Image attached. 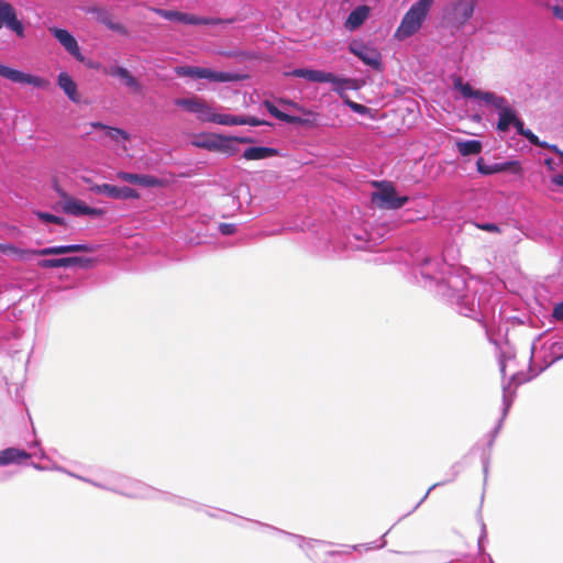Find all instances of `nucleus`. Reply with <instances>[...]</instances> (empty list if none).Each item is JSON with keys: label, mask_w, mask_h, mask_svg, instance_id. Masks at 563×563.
I'll use <instances>...</instances> for the list:
<instances>
[{"label": "nucleus", "mask_w": 563, "mask_h": 563, "mask_svg": "<svg viewBox=\"0 0 563 563\" xmlns=\"http://www.w3.org/2000/svg\"><path fill=\"white\" fill-rule=\"evenodd\" d=\"M412 273L419 285L455 307L460 314L475 320L481 316L483 298L478 294L486 285L470 277L466 269L422 253L412 257Z\"/></svg>", "instance_id": "nucleus-1"}, {"label": "nucleus", "mask_w": 563, "mask_h": 563, "mask_svg": "<svg viewBox=\"0 0 563 563\" xmlns=\"http://www.w3.org/2000/svg\"><path fill=\"white\" fill-rule=\"evenodd\" d=\"M77 479L88 483L97 488L120 494L130 498L157 499L174 504L176 506L200 509V505L190 499L162 492L141 481L131 478L120 473L106 472L100 479H92L85 476H77Z\"/></svg>", "instance_id": "nucleus-2"}, {"label": "nucleus", "mask_w": 563, "mask_h": 563, "mask_svg": "<svg viewBox=\"0 0 563 563\" xmlns=\"http://www.w3.org/2000/svg\"><path fill=\"white\" fill-rule=\"evenodd\" d=\"M433 2L434 0H418L413 2L402 16L395 32V37L402 41L415 35L426 21Z\"/></svg>", "instance_id": "nucleus-3"}, {"label": "nucleus", "mask_w": 563, "mask_h": 563, "mask_svg": "<svg viewBox=\"0 0 563 563\" xmlns=\"http://www.w3.org/2000/svg\"><path fill=\"white\" fill-rule=\"evenodd\" d=\"M287 75L291 77L303 78L311 82H330L333 85V91H335L340 97H343L345 89L352 88V79L341 78L332 73L319 69L295 68Z\"/></svg>", "instance_id": "nucleus-4"}, {"label": "nucleus", "mask_w": 563, "mask_h": 563, "mask_svg": "<svg viewBox=\"0 0 563 563\" xmlns=\"http://www.w3.org/2000/svg\"><path fill=\"white\" fill-rule=\"evenodd\" d=\"M175 74L179 77L207 79L212 82H234L241 80V76L236 73L221 71L211 68L188 65L177 66L175 68Z\"/></svg>", "instance_id": "nucleus-5"}, {"label": "nucleus", "mask_w": 563, "mask_h": 563, "mask_svg": "<svg viewBox=\"0 0 563 563\" xmlns=\"http://www.w3.org/2000/svg\"><path fill=\"white\" fill-rule=\"evenodd\" d=\"M377 190L373 194V201L386 210H398L404 207L410 198L398 195L396 188L389 181L376 183Z\"/></svg>", "instance_id": "nucleus-6"}, {"label": "nucleus", "mask_w": 563, "mask_h": 563, "mask_svg": "<svg viewBox=\"0 0 563 563\" xmlns=\"http://www.w3.org/2000/svg\"><path fill=\"white\" fill-rule=\"evenodd\" d=\"M174 103L185 111L196 114L197 119L201 122L218 124V120H220L221 117L210 104L198 97L177 98L174 100Z\"/></svg>", "instance_id": "nucleus-7"}, {"label": "nucleus", "mask_w": 563, "mask_h": 563, "mask_svg": "<svg viewBox=\"0 0 563 563\" xmlns=\"http://www.w3.org/2000/svg\"><path fill=\"white\" fill-rule=\"evenodd\" d=\"M157 13L166 20L176 21L188 25H220L232 24L234 19L206 18L175 10H157Z\"/></svg>", "instance_id": "nucleus-8"}, {"label": "nucleus", "mask_w": 563, "mask_h": 563, "mask_svg": "<svg viewBox=\"0 0 563 563\" xmlns=\"http://www.w3.org/2000/svg\"><path fill=\"white\" fill-rule=\"evenodd\" d=\"M512 383H515L516 385H520L521 383H523V380L519 377L518 373L512 374L510 379H509V382L507 384H503L501 417L498 420L496 427L488 434L489 440L487 442V446L489 449H492V446L494 445L495 439L498 435V433H499V431H500V429L503 427V422H504L505 418L507 417V415H508V412L510 410V407H511V405L514 402L515 391L510 390V385Z\"/></svg>", "instance_id": "nucleus-9"}, {"label": "nucleus", "mask_w": 563, "mask_h": 563, "mask_svg": "<svg viewBox=\"0 0 563 563\" xmlns=\"http://www.w3.org/2000/svg\"><path fill=\"white\" fill-rule=\"evenodd\" d=\"M487 106H492L498 110V121L496 124L497 131L503 133L509 131L510 126L514 125L518 118V113L515 108L509 104L508 100L505 97L495 93V99L490 100Z\"/></svg>", "instance_id": "nucleus-10"}, {"label": "nucleus", "mask_w": 563, "mask_h": 563, "mask_svg": "<svg viewBox=\"0 0 563 563\" xmlns=\"http://www.w3.org/2000/svg\"><path fill=\"white\" fill-rule=\"evenodd\" d=\"M349 51L374 70L383 69L382 55L377 49L365 45L363 42L353 41L349 45Z\"/></svg>", "instance_id": "nucleus-11"}, {"label": "nucleus", "mask_w": 563, "mask_h": 563, "mask_svg": "<svg viewBox=\"0 0 563 563\" xmlns=\"http://www.w3.org/2000/svg\"><path fill=\"white\" fill-rule=\"evenodd\" d=\"M90 191L95 194H102L117 200L140 198V194L134 188L128 186L118 187L111 184H96L90 187Z\"/></svg>", "instance_id": "nucleus-12"}, {"label": "nucleus", "mask_w": 563, "mask_h": 563, "mask_svg": "<svg viewBox=\"0 0 563 563\" xmlns=\"http://www.w3.org/2000/svg\"><path fill=\"white\" fill-rule=\"evenodd\" d=\"M289 104L296 108L298 111H300L302 115L288 114L286 123L297 124L308 129H316L323 125L321 123V115L319 113L310 109H306L292 101L289 102Z\"/></svg>", "instance_id": "nucleus-13"}, {"label": "nucleus", "mask_w": 563, "mask_h": 563, "mask_svg": "<svg viewBox=\"0 0 563 563\" xmlns=\"http://www.w3.org/2000/svg\"><path fill=\"white\" fill-rule=\"evenodd\" d=\"M0 76L11 80L12 82L32 85L37 88H43L45 86V80L42 77L25 74L3 64H0Z\"/></svg>", "instance_id": "nucleus-14"}, {"label": "nucleus", "mask_w": 563, "mask_h": 563, "mask_svg": "<svg viewBox=\"0 0 563 563\" xmlns=\"http://www.w3.org/2000/svg\"><path fill=\"white\" fill-rule=\"evenodd\" d=\"M476 169L481 175L484 176H490L494 174L505 172H512L514 174H519L521 172L520 164L517 161H506L503 163L486 164L483 157H479L476 161Z\"/></svg>", "instance_id": "nucleus-15"}, {"label": "nucleus", "mask_w": 563, "mask_h": 563, "mask_svg": "<svg viewBox=\"0 0 563 563\" xmlns=\"http://www.w3.org/2000/svg\"><path fill=\"white\" fill-rule=\"evenodd\" d=\"M3 24L18 36L24 35V25L18 19L14 8L9 2L0 0V29Z\"/></svg>", "instance_id": "nucleus-16"}, {"label": "nucleus", "mask_w": 563, "mask_h": 563, "mask_svg": "<svg viewBox=\"0 0 563 563\" xmlns=\"http://www.w3.org/2000/svg\"><path fill=\"white\" fill-rule=\"evenodd\" d=\"M256 525H258L260 527H263V528L272 531L273 533L290 538L291 540H294L296 542V544L301 550H303L307 553L308 556H311L310 551L312 550V548L316 544H322L323 543L320 540H317V539H306L302 536L290 533V532H287L285 530L279 529V528H276V527H273V526L260 522V521H256Z\"/></svg>", "instance_id": "nucleus-17"}, {"label": "nucleus", "mask_w": 563, "mask_h": 563, "mask_svg": "<svg viewBox=\"0 0 563 563\" xmlns=\"http://www.w3.org/2000/svg\"><path fill=\"white\" fill-rule=\"evenodd\" d=\"M475 10V1L459 0L453 4V23L457 29L463 27L473 16Z\"/></svg>", "instance_id": "nucleus-18"}, {"label": "nucleus", "mask_w": 563, "mask_h": 563, "mask_svg": "<svg viewBox=\"0 0 563 563\" xmlns=\"http://www.w3.org/2000/svg\"><path fill=\"white\" fill-rule=\"evenodd\" d=\"M454 88L459 90L464 98L478 99L486 104L495 99V92L474 89L468 82H463L460 77L454 79Z\"/></svg>", "instance_id": "nucleus-19"}, {"label": "nucleus", "mask_w": 563, "mask_h": 563, "mask_svg": "<svg viewBox=\"0 0 563 563\" xmlns=\"http://www.w3.org/2000/svg\"><path fill=\"white\" fill-rule=\"evenodd\" d=\"M49 31L70 55L80 58V48L75 36L69 31L60 27H51Z\"/></svg>", "instance_id": "nucleus-20"}, {"label": "nucleus", "mask_w": 563, "mask_h": 563, "mask_svg": "<svg viewBox=\"0 0 563 563\" xmlns=\"http://www.w3.org/2000/svg\"><path fill=\"white\" fill-rule=\"evenodd\" d=\"M279 155V151L271 146H250L246 147L242 154L246 161H261Z\"/></svg>", "instance_id": "nucleus-21"}, {"label": "nucleus", "mask_w": 563, "mask_h": 563, "mask_svg": "<svg viewBox=\"0 0 563 563\" xmlns=\"http://www.w3.org/2000/svg\"><path fill=\"white\" fill-rule=\"evenodd\" d=\"M368 15L369 8L367 5H357L350 12L345 21V27L350 31H354L361 27L368 18Z\"/></svg>", "instance_id": "nucleus-22"}, {"label": "nucleus", "mask_w": 563, "mask_h": 563, "mask_svg": "<svg viewBox=\"0 0 563 563\" xmlns=\"http://www.w3.org/2000/svg\"><path fill=\"white\" fill-rule=\"evenodd\" d=\"M109 75L111 77H117L122 80L124 86L128 88H131L133 91L139 92L141 91V85L137 81V79L125 68L122 66H112L109 69Z\"/></svg>", "instance_id": "nucleus-23"}, {"label": "nucleus", "mask_w": 563, "mask_h": 563, "mask_svg": "<svg viewBox=\"0 0 563 563\" xmlns=\"http://www.w3.org/2000/svg\"><path fill=\"white\" fill-rule=\"evenodd\" d=\"M234 142L241 144H250L253 143L254 140L250 136H222L219 151L220 153H224L228 156H233L239 152V147L234 144Z\"/></svg>", "instance_id": "nucleus-24"}, {"label": "nucleus", "mask_w": 563, "mask_h": 563, "mask_svg": "<svg viewBox=\"0 0 563 563\" xmlns=\"http://www.w3.org/2000/svg\"><path fill=\"white\" fill-rule=\"evenodd\" d=\"M57 84L59 88L65 92V95L69 98V100L74 102L78 101L77 85L67 73L62 71L58 74Z\"/></svg>", "instance_id": "nucleus-25"}, {"label": "nucleus", "mask_w": 563, "mask_h": 563, "mask_svg": "<svg viewBox=\"0 0 563 563\" xmlns=\"http://www.w3.org/2000/svg\"><path fill=\"white\" fill-rule=\"evenodd\" d=\"M455 145L462 156L478 155L483 150L479 140H459Z\"/></svg>", "instance_id": "nucleus-26"}, {"label": "nucleus", "mask_w": 563, "mask_h": 563, "mask_svg": "<svg viewBox=\"0 0 563 563\" xmlns=\"http://www.w3.org/2000/svg\"><path fill=\"white\" fill-rule=\"evenodd\" d=\"M86 203L76 198H68L65 200L63 211L67 214L80 217L85 214Z\"/></svg>", "instance_id": "nucleus-27"}, {"label": "nucleus", "mask_w": 563, "mask_h": 563, "mask_svg": "<svg viewBox=\"0 0 563 563\" xmlns=\"http://www.w3.org/2000/svg\"><path fill=\"white\" fill-rule=\"evenodd\" d=\"M222 136V134H212L202 140L195 141L194 145L199 148L218 152Z\"/></svg>", "instance_id": "nucleus-28"}, {"label": "nucleus", "mask_w": 563, "mask_h": 563, "mask_svg": "<svg viewBox=\"0 0 563 563\" xmlns=\"http://www.w3.org/2000/svg\"><path fill=\"white\" fill-rule=\"evenodd\" d=\"M37 266L41 268H68L73 267L71 257H60V258H43L37 262Z\"/></svg>", "instance_id": "nucleus-29"}, {"label": "nucleus", "mask_w": 563, "mask_h": 563, "mask_svg": "<svg viewBox=\"0 0 563 563\" xmlns=\"http://www.w3.org/2000/svg\"><path fill=\"white\" fill-rule=\"evenodd\" d=\"M460 472H461V465H460V463H455V464H453V465L451 466V468H450L451 478H449V479H446V481H443V482H439V483L433 484V485H432V486L427 490V493L424 494V496H423V497L418 501V504L413 507V509H412L409 514H411V512H413L416 509H418V507H419V506H420V505H421V504H422V503L428 498V496H429V494H430V492H431V490H433L435 487L442 486V485H444V484H446V483H450V482L454 481V479L457 477V475L460 474Z\"/></svg>", "instance_id": "nucleus-30"}, {"label": "nucleus", "mask_w": 563, "mask_h": 563, "mask_svg": "<svg viewBox=\"0 0 563 563\" xmlns=\"http://www.w3.org/2000/svg\"><path fill=\"white\" fill-rule=\"evenodd\" d=\"M64 254H68L67 244L36 249L37 256L64 255Z\"/></svg>", "instance_id": "nucleus-31"}, {"label": "nucleus", "mask_w": 563, "mask_h": 563, "mask_svg": "<svg viewBox=\"0 0 563 563\" xmlns=\"http://www.w3.org/2000/svg\"><path fill=\"white\" fill-rule=\"evenodd\" d=\"M549 353L552 357L551 364L563 358V336L550 343Z\"/></svg>", "instance_id": "nucleus-32"}, {"label": "nucleus", "mask_w": 563, "mask_h": 563, "mask_svg": "<svg viewBox=\"0 0 563 563\" xmlns=\"http://www.w3.org/2000/svg\"><path fill=\"white\" fill-rule=\"evenodd\" d=\"M104 135L114 142L129 140V133L125 130L110 125H107Z\"/></svg>", "instance_id": "nucleus-33"}, {"label": "nucleus", "mask_w": 563, "mask_h": 563, "mask_svg": "<svg viewBox=\"0 0 563 563\" xmlns=\"http://www.w3.org/2000/svg\"><path fill=\"white\" fill-rule=\"evenodd\" d=\"M218 124L227 126L245 125L244 114H221L220 120H218Z\"/></svg>", "instance_id": "nucleus-34"}, {"label": "nucleus", "mask_w": 563, "mask_h": 563, "mask_svg": "<svg viewBox=\"0 0 563 563\" xmlns=\"http://www.w3.org/2000/svg\"><path fill=\"white\" fill-rule=\"evenodd\" d=\"M99 20L111 31H115L119 33H124V31H125L124 26L119 22H114L108 12H102L99 15Z\"/></svg>", "instance_id": "nucleus-35"}, {"label": "nucleus", "mask_w": 563, "mask_h": 563, "mask_svg": "<svg viewBox=\"0 0 563 563\" xmlns=\"http://www.w3.org/2000/svg\"><path fill=\"white\" fill-rule=\"evenodd\" d=\"M34 214L38 220L45 223H54L57 225H64L65 219L45 211H35Z\"/></svg>", "instance_id": "nucleus-36"}, {"label": "nucleus", "mask_w": 563, "mask_h": 563, "mask_svg": "<svg viewBox=\"0 0 563 563\" xmlns=\"http://www.w3.org/2000/svg\"><path fill=\"white\" fill-rule=\"evenodd\" d=\"M136 185L143 187H159L162 186V180L153 175L139 174Z\"/></svg>", "instance_id": "nucleus-37"}, {"label": "nucleus", "mask_w": 563, "mask_h": 563, "mask_svg": "<svg viewBox=\"0 0 563 563\" xmlns=\"http://www.w3.org/2000/svg\"><path fill=\"white\" fill-rule=\"evenodd\" d=\"M13 256H15L16 260L27 262L32 257L37 256L36 255V249H20L14 245V251H12Z\"/></svg>", "instance_id": "nucleus-38"}, {"label": "nucleus", "mask_w": 563, "mask_h": 563, "mask_svg": "<svg viewBox=\"0 0 563 563\" xmlns=\"http://www.w3.org/2000/svg\"><path fill=\"white\" fill-rule=\"evenodd\" d=\"M264 107L266 108V110L268 111V113L274 117L275 119L282 121V122H285L286 123V120H287V117L289 113H286L282 110H279L272 101L269 100H265L264 101Z\"/></svg>", "instance_id": "nucleus-39"}, {"label": "nucleus", "mask_w": 563, "mask_h": 563, "mask_svg": "<svg viewBox=\"0 0 563 563\" xmlns=\"http://www.w3.org/2000/svg\"><path fill=\"white\" fill-rule=\"evenodd\" d=\"M71 257V265L73 266H79L81 268L88 269L93 266L96 263L95 258L91 257H85V256H70Z\"/></svg>", "instance_id": "nucleus-40"}, {"label": "nucleus", "mask_w": 563, "mask_h": 563, "mask_svg": "<svg viewBox=\"0 0 563 563\" xmlns=\"http://www.w3.org/2000/svg\"><path fill=\"white\" fill-rule=\"evenodd\" d=\"M96 245L90 243L67 244L68 254L76 252H95Z\"/></svg>", "instance_id": "nucleus-41"}, {"label": "nucleus", "mask_w": 563, "mask_h": 563, "mask_svg": "<svg viewBox=\"0 0 563 563\" xmlns=\"http://www.w3.org/2000/svg\"><path fill=\"white\" fill-rule=\"evenodd\" d=\"M344 102L354 113L365 115L369 112V108H367L366 106H364L362 103L355 102V101L349 99L347 97Z\"/></svg>", "instance_id": "nucleus-42"}, {"label": "nucleus", "mask_w": 563, "mask_h": 563, "mask_svg": "<svg viewBox=\"0 0 563 563\" xmlns=\"http://www.w3.org/2000/svg\"><path fill=\"white\" fill-rule=\"evenodd\" d=\"M244 120H245V125H251V126H262V125L272 126L273 125V123H271L264 119H258L253 115L244 114Z\"/></svg>", "instance_id": "nucleus-43"}, {"label": "nucleus", "mask_w": 563, "mask_h": 563, "mask_svg": "<svg viewBox=\"0 0 563 563\" xmlns=\"http://www.w3.org/2000/svg\"><path fill=\"white\" fill-rule=\"evenodd\" d=\"M551 320L556 322L563 321V301L556 302L553 306Z\"/></svg>", "instance_id": "nucleus-44"}, {"label": "nucleus", "mask_w": 563, "mask_h": 563, "mask_svg": "<svg viewBox=\"0 0 563 563\" xmlns=\"http://www.w3.org/2000/svg\"><path fill=\"white\" fill-rule=\"evenodd\" d=\"M218 230L222 235H232L236 232V224L234 223H219Z\"/></svg>", "instance_id": "nucleus-45"}, {"label": "nucleus", "mask_w": 563, "mask_h": 563, "mask_svg": "<svg viewBox=\"0 0 563 563\" xmlns=\"http://www.w3.org/2000/svg\"><path fill=\"white\" fill-rule=\"evenodd\" d=\"M521 136H525L529 143L533 144V145H544V146H549L547 143H541L539 137L529 129H526L522 133H521Z\"/></svg>", "instance_id": "nucleus-46"}, {"label": "nucleus", "mask_w": 563, "mask_h": 563, "mask_svg": "<svg viewBox=\"0 0 563 563\" xmlns=\"http://www.w3.org/2000/svg\"><path fill=\"white\" fill-rule=\"evenodd\" d=\"M521 136H525L529 143L533 144V145H544V146H549L547 143H541L539 137L529 129H526L522 133H521Z\"/></svg>", "instance_id": "nucleus-47"}, {"label": "nucleus", "mask_w": 563, "mask_h": 563, "mask_svg": "<svg viewBox=\"0 0 563 563\" xmlns=\"http://www.w3.org/2000/svg\"><path fill=\"white\" fill-rule=\"evenodd\" d=\"M521 136H525L529 143L533 144V145H544V146H549L547 143H541L539 137L529 129H526L522 133H521Z\"/></svg>", "instance_id": "nucleus-48"}, {"label": "nucleus", "mask_w": 563, "mask_h": 563, "mask_svg": "<svg viewBox=\"0 0 563 563\" xmlns=\"http://www.w3.org/2000/svg\"><path fill=\"white\" fill-rule=\"evenodd\" d=\"M137 175L139 174L129 173V172H119L117 174V177H118V179H120L122 181L130 183V184H136Z\"/></svg>", "instance_id": "nucleus-49"}, {"label": "nucleus", "mask_w": 563, "mask_h": 563, "mask_svg": "<svg viewBox=\"0 0 563 563\" xmlns=\"http://www.w3.org/2000/svg\"><path fill=\"white\" fill-rule=\"evenodd\" d=\"M103 214H104V210L103 209L95 208V207H90V206L86 205L85 214L84 216H90V217H93V218H99V217H102Z\"/></svg>", "instance_id": "nucleus-50"}, {"label": "nucleus", "mask_w": 563, "mask_h": 563, "mask_svg": "<svg viewBox=\"0 0 563 563\" xmlns=\"http://www.w3.org/2000/svg\"><path fill=\"white\" fill-rule=\"evenodd\" d=\"M476 227L487 232H499L498 225L492 222L477 223Z\"/></svg>", "instance_id": "nucleus-51"}, {"label": "nucleus", "mask_w": 563, "mask_h": 563, "mask_svg": "<svg viewBox=\"0 0 563 563\" xmlns=\"http://www.w3.org/2000/svg\"><path fill=\"white\" fill-rule=\"evenodd\" d=\"M486 538H487L486 526H485L484 522H482L481 534H479V538H478V550H479V552L484 551V542L486 541Z\"/></svg>", "instance_id": "nucleus-52"}, {"label": "nucleus", "mask_w": 563, "mask_h": 563, "mask_svg": "<svg viewBox=\"0 0 563 563\" xmlns=\"http://www.w3.org/2000/svg\"><path fill=\"white\" fill-rule=\"evenodd\" d=\"M14 251V244L12 243H0V253L4 255H11Z\"/></svg>", "instance_id": "nucleus-53"}, {"label": "nucleus", "mask_w": 563, "mask_h": 563, "mask_svg": "<svg viewBox=\"0 0 563 563\" xmlns=\"http://www.w3.org/2000/svg\"><path fill=\"white\" fill-rule=\"evenodd\" d=\"M516 129V132L521 135V133L526 130L525 122L518 117L512 125Z\"/></svg>", "instance_id": "nucleus-54"}, {"label": "nucleus", "mask_w": 563, "mask_h": 563, "mask_svg": "<svg viewBox=\"0 0 563 563\" xmlns=\"http://www.w3.org/2000/svg\"><path fill=\"white\" fill-rule=\"evenodd\" d=\"M482 463H483L484 481L486 482L487 475H488V467H489V456L483 455Z\"/></svg>", "instance_id": "nucleus-55"}, {"label": "nucleus", "mask_w": 563, "mask_h": 563, "mask_svg": "<svg viewBox=\"0 0 563 563\" xmlns=\"http://www.w3.org/2000/svg\"><path fill=\"white\" fill-rule=\"evenodd\" d=\"M550 180L553 185L561 187L563 186V174H554L550 177Z\"/></svg>", "instance_id": "nucleus-56"}, {"label": "nucleus", "mask_w": 563, "mask_h": 563, "mask_svg": "<svg viewBox=\"0 0 563 563\" xmlns=\"http://www.w3.org/2000/svg\"><path fill=\"white\" fill-rule=\"evenodd\" d=\"M552 12L554 14L555 18H558L559 20H562L563 21V7L561 5H554L552 8Z\"/></svg>", "instance_id": "nucleus-57"}, {"label": "nucleus", "mask_w": 563, "mask_h": 563, "mask_svg": "<svg viewBox=\"0 0 563 563\" xmlns=\"http://www.w3.org/2000/svg\"><path fill=\"white\" fill-rule=\"evenodd\" d=\"M90 126L95 130H103L104 131L107 128V124H104L100 121H93L90 123Z\"/></svg>", "instance_id": "nucleus-58"}, {"label": "nucleus", "mask_w": 563, "mask_h": 563, "mask_svg": "<svg viewBox=\"0 0 563 563\" xmlns=\"http://www.w3.org/2000/svg\"><path fill=\"white\" fill-rule=\"evenodd\" d=\"M499 367H500L501 375L505 377V375H506V364H505V356H504V354L500 355Z\"/></svg>", "instance_id": "nucleus-59"}, {"label": "nucleus", "mask_w": 563, "mask_h": 563, "mask_svg": "<svg viewBox=\"0 0 563 563\" xmlns=\"http://www.w3.org/2000/svg\"><path fill=\"white\" fill-rule=\"evenodd\" d=\"M545 165L549 167V169L553 170L555 166V162L553 158H545L544 161Z\"/></svg>", "instance_id": "nucleus-60"}, {"label": "nucleus", "mask_w": 563, "mask_h": 563, "mask_svg": "<svg viewBox=\"0 0 563 563\" xmlns=\"http://www.w3.org/2000/svg\"><path fill=\"white\" fill-rule=\"evenodd\" d=\"M551 150H553L561 158V162L563 163V152L558 148L556 145L549 146Z\"/></svg>", "instance_id": "nucleus-61"}, {"label": "nucleus", "mask_w": 563, "mask_h": 563, "mask_svg": "<svg viewBox=\"0 0 563 563\" xmlns=\"http://www.w3.org/2000/svg\"><path fill=\"white\" fill-rule=\"evenodd\" d=\"M52 470H55V471H58V472H62V473H65L67 474V472H69L68 470H66L65 467L63 466H54Z\"/></svg>", "instance_id": "nucleus-62"}, {"label": "nucleus", "mask_w": 563, "mask_h": 563, "mask_svg": "<svg viewBox=\"0 0 563 563\" xmlns=\"http://www.w3.org/2000/svg\"><path fill=\"white\" fill-rule=\"evenodd\" d=\"M31 465H32L35 470H37V471H44V470H45V467H44V466H42L41 464L32 463Z\"/></svg>", "instance_id": "nucleus-63"}, {"label": "nucleus", "mask_w": 563, "mask_h": 563, "mask_svg": "<svg viewBox=\"0 0 563 563\" xmlns=\"http://www.w3.org/2000/svg\"><path fill=\"white\" fill-rule=\"evenodd\" d=\"M384 538H385V536H383V538H382V542H380L379 544L375 545L376 548H383V547H385L386 541L384 540Z\"/></svg>", "instance_id": "nucleus-64"}]
</instances>
